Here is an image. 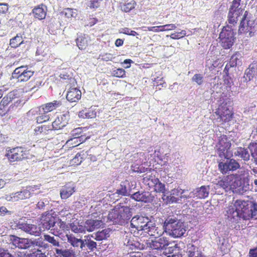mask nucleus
<instances>
[{"mask_svg": "<svg viewBox=\"0 0 257 257\" xmlns=\"http://www.w3.org/2000/svg\"><path fill=\"white\" fill-rule=\"evenodd\" d=\"M216 146L219 157L227 158L228 152L231 146V141L228 137L226 135H221L218 137Z\"/></svg>", "mask_w": 257, "mask_h": 257, "instance_id": "9d476101", "label": "nucleus"}, {"mask_svg": "<svg viewBox=\"0 0 257 257\" xmlns=\"http://www.w3.org/2000/svg\"><path fill=\"white\" fill-rule=\"evenodd\" d=\"M29 257H47L45 253H43L41 250L37 249L30 254Z\"/></svg>", "mask_w": 257, "mask_h": 257, "instance_id": "774afa93", "label": "nucleus"}, {"mask_svg": "<svg viewBox=\"0 0 257 257\" xmlns=\"http://www.w3.org/2000/svg\"><path fill=\"white\" fill-rule=\"evenodd\" d=\"M86 153L84 151L77 153L74 157L70 161V165L72 166H78L86 158Z\"/></svg>", "mask_w": 257, "mask_h": 257, "instance_id": "c756f323", "label": "nucleus"}, {"mask_svg": "<svg viewBox=\"0 0 257 257\" xmlns=\"http://www.w3.org/2000/svg\"><path fill=\"white\" fill-rule=\"evenodd\" d=\"M157 172L154 171L151 174H146L143 179V182L149 188H153L159 181L156 176Z\"/></svg>", "mask_w": 257, "mask_h": 257, "instance_id": "5701e85b", "label": "nucleus"}, {"mask_svg": "<svg viewBox=\"0 0 257 257\" xmlns=\"http://www.w3.org/2000/svg\"><path fill=\"white\" fill-rule=\"evenodd\" d=\"M186 35L185 30H182L179 32H175L170 35V38L172 39H179L184 37Z\"/></svg>", "mask_w": 257, "mask_h": 257, "instance_id": "4d7b16f0", "label": "nucleus"}, {"mask_svg": "<svg viewBox=\"0 0 257 257\" xmlns=\"http://www.w3.org/2000/svg\"><path fill=\"white\" fill-rule=\"evenodd\" d=\"M80 144V140H78V137H73L67 140L63 147H65L66 148H73L77 146Z\"/></svg>", "mask_w": 257, "mask_h": 257, "instance_id": "49530a36", "label": "nucleus"}, {"mask_svg": "<svg viewBox=\"0 0 257 257\" xmlns=\"http://www.w3.org/2000/svg\"><path fill=\"white\" fill-rule=\"evenodd\" d=\"M78 116L81 118H93L96 116V112L92 108H84L78 112Z\"/></svg>", "mask_w": 257, "mask_h": 257, "instance_id": "c85d7f7f", "label": "nucleus"}, {"mask_svg": "<svg viewBox=\"0 0 257 257\" xmlns=\"http://www.w3.org/2000/svg\"><path fill=\"white\" fill-rule=\"evenodd\" d=\"M68 242L74 247H78L79 245L82 248L84 242L81 239L76 238L72 234H66Z\"/></svg>", "mask_w": 257, "mask_h": 257, "instance_id": "58836bf2", "label": "nucleus"}, {"mask_svg": "<svg viewBox=\"0 0 257 257\" xmlns=\"http://www.w3.org/2000/svg\"><path fill=\"white\" fill-rule=\"evenodd\" d=\"M17 193H13L9 194H6L4 196V198L7 201L10 202H16L18 201Z\"/></svg>", "mask_w": 257, "mask_h": 257, "instance_id": "bf43d9fd", "label": "nucleus"}, {"mask_svg": "<svg viewBox=\"0 0 257 257\" xmlns=\"http://www.w3.org/2000/svg\"><path fill=\"white\" fill-rule=\"evenodd\" d=\"M248 13L247 11H245L243 14V17L240 23L238 29V32L240 33L249 32V34H251V33L253 32L254 28L253 29H252L251 28H248V25L247 26V28L245 29L244 21L246 20L248 16Z\"/></svg>", "mask_w": 257, "mask_h": 257, "instance_id": "f704fd0d", "label": "nucleus"}, {"mask_svg": "<svg viewBox=\"0 0 257 257\" xmlns=\"http://www.w3.org/2000/svg\"><path fill=\"white\" fill-rule=\"evenodd\" d=\"M5 156L10 162L21 161L31 158L30 150L22 147H17L7 150Z\"/></svg>", "mask_w": 257, "mask_h": 257, "instance_id": "f03ea898", "label": "nucleus"}, {"mask_svg": "<svg viewBox=\"0 0 257 257\" xmlns=\"http://www.w3.org/2000/svg\"><path fill=\"white\" fill-rule=\"evenodd\" d=\"M240 181L237 175L230 174L224 176L216 183L217 188H221L228 191L236 189L240 186Z\"/></svg>", "mask_w": 257, "mask_h": 257, "instance_id": "20e7f679", "label": "nucleus"}, {"mask_svg": "<svg viewBox=\"0 0 257 257\" xmlns=\"http://www.w3.org/2000/svg\"><path fill=\"white\" fill-rule=\"evenodd\" d=\"M34 188L28 186L25 189L16 192L18 200H25L29 198L34 194Z\"/></svg>", "mask_w": 257, "mask_h": 257, "instance_id": "cd10ccee", "label": "nucleus"}, {"mask_svg": "<svg viewBox=\"0 0 257 257\" xmlns=\"http://www.w3.org/2000/svg\"><path fill=\"white\" fill-rule=\"evenodd\" d=\"M47 10V7L44 5L41 4L33 9L32 13L35 18L42 20L45 18Z\"/></svg>", "mask_w": 257, "mask_h": 257, "instance_id": "412c9836", "label": "nucleus"}, {"mask_svg": "<svg viewBox=\"0 0 257 257\" xmlns=\"http://www.w3.org/2000/svg\"><path fill=\"white\" fill-rule=\"evenodd\" d=\"M169 244L168 240L166 237H155V240H152L147 243L148 247L153 249H163Z\"/></svg>", "mask_w": 257, "mask_h": 257, "instance_id": "dca6fc26", "label": "nucleus"}, {"mask_svg": "<svg viewBox=\"0 0 257 257\" xmlns=\"http://www.w3.org/2000/svg\"><path fill=\"white\" fill-rule=\"evenodd\" d=\"M251 156L255 159L257 160V144H253L249 146Z\"/></svg>", "mask_w": 257, "mask_h": 257, "instance_id": "e2e57ef3", "label": "nucleus"}, {"mask_svg": "<svg viewBox=\"0 0 257 257\" xmlns=\"http://www.w3.org/2000/svg\"><path fill=\"white\" fill-rule=\"evenodd\" d=\"M23 43L24 40L22 35L18 34L15 37L10 39L9 45L11 48H17L23 44Z\"/></svg>", "mask_w": 257, "mask_h": 257, "instance_id": "4c0bfd02", "label": "nucleus"}, {"mask_svg": "<svg viewBox=\"0 0 257 257\" xmlns=\"http://www.w3.org/2000/svg\"><path fill=\"white\" fill-rule=\"evenodd\" d=\"M74 187L70 183L63 186L60 191V196L62 199H66L70 197L75 192Z\"/></svg>", "mask_w": 257, "mask_h": 257, "instance_id": "bb28decb", "label": "nucleus"}, {"mask_svg": "<svg viewBox=\"0 0 257 257\" xmlns=\"http://www.w3.org/2000/svg\"><path fill=\"white\" fill-rule=\"evenodd\" d=\"M245 74L248 77L249 80H250L254 74L257 75V64L253 63L250 65L248 69L246 70Z\"/></svg>", "mask_w": 257, "mask_h": 257, "instance_id": "c03bdc74", "label": "nucleus"}, {"mask_svg": "<svg viewBox=\"0 0 257 257\" xmlns=\"http://www.w3.org/2000/svg\"><path fill=\"white\" fill-rule=\"evenodd\" d=\"M131 208L127 206H115L108 215V218L116 224L122 225L131 219Z\"/></svg>", "mask_w": 257, "mask_h": 257, "instance_id": "f257e3e1", "label": "nucleus"}, {"mask_svg": "<svg viewBox=\"0 0 257 257\" xmlns=\"http://www.w3.org/2000/svg\"><path fill=\"white\" fill-rule=\"evenodd\" d=\"M57 257H76L75 251L71 248L62 249L56 248Z\"/></svg>", "mask_w": 257, "mask_h": 257, "instance_id": "e433bc0d", "label": "nucleus"}, {"mask_svg": "<svg viewBox=\"0 0 257 257\" xmlns=\"http://www.w3.org/2000/svg\"><path fill=\"white\" fill-rule=\"evenodd\" d=\"M147 30L149 31H153L154 32H160L165 31V29H163V25L159 26L148 27L147 28Z\"/></svg>", "mask_w": 257, "mask_h": 257, "instance_id": "69168bd1", "label": "nucleus"}, {"mask_svg": "<svg viewBox=\"0 0 257 257\" xmlns=\"http://www.w3.org/2000/svg\"><path fill=\"white\" fill-rule=\"evenodd\" d=\"M234 155L235 156H238L245 161L248 160L250 157L247 149L242 147H238L234 153Z\"/></svg>", "mask_w": 257, "mask_h": 257, "instance_id": "ea45409f", "label": "nucleus"}, {"mask_svg": "<svg viewBox=\"0 0 257 257\" xmlns=\"http://www.w3.org/2000/svg\"><path fill=\"white\" fill-rule=\"evenodd\" d=\"M69 118L68 113L62 114L58 115L52 123L53 130H59L65 127L67 124Z\"/></svg>", "mask_w": 257, "mask_h": 257, "instance_id": "2eb2a0df", "label": "nucleus"}, {"mask_svg": "<svg viewBox=\"0 0 257 257\" xmlns=\"http://www.w3.org/2000/svg\"><path fill=\"white\" fill-rule=\"evenodd\" d=\"M59 76L61 81L64 83H68L69 81H71L73 79V78L67 73H61Z\"/></svg>", "mask_w": 257, "mask_h": 257, "instance_id": "0e129e2a", "label": "nucleus"}, {"mask_svg": "<svg viewBox=\"0 0 257 257\" xmlns=\"http://www.w3.org/2000/svg\"><path fill=\"white\" fill-rule=\"evenodd\" d=\"M24 229L26 232L29 233L31 234H33L34 232H36L37 227L35 225L25 224L23 226Z\"/></svg>", "mask_w": 257, "mask_h": 257, "instance_id": "5fc2aeb1", "label": "nucleus"}, {"mask_svg": "<svg viewBox=\"0 0 257 257\" xmlns=\"http://www.w3.org/2000/svg\"><path fill=\"white\" fill-rule=\"evenodd\" d=\"M11 243L16 247L21 249H27L35 246H42V242L35 240H32L28 238H23L15 235L10 237Z\"/></svg>", "mask_w": 257, "mask_h": 257, "instance_id": "6e6552de", "label": "nucleus"}, {"mask_svg": "<svg viewBox=\"0 0 257 257\" xmlns=\"http://www.w3.org/2000/svg\"><path fill=\"white\" fill-rule=\"evenodd\" d=\"M20 95L19 91L17 90H13L9 92L5 95L2 100L3 103H6L8 105L14 101V103L12 104L10 106V109H13L21 106L22 105V101L19 98Z\"/></svg>", "mask_w": 257, "mask_h": 257, "instance_id": "f8f14e48", "label": "nucleus"}, {"mask_svg": "<svg viewBox=\"0 0 257 257\" xmlns=\"http://www.w3.org/2000/svg\"><path fill=\"white\" fill-rule=\"evenodd\" d=\"M136 6V3L134 0H126L121 6V9L122 11L128 13L134 9Z\"/></svg>", "mask_w": 257, "mask_h": 257, "instance_id": "79ce46f5", "label": "nucleus"}, {"mask_svg": "<svg viewBox=\"0 0 257 257\" xmlns=\"http://www.w3.org/2000/svg\"><path fill=\"white\" fill-rule=\"evenodd\" d=\"M90 37L86 34H80L75 40L77 46L81 50H85L90 41Z\"/></svg>", "mask_w": 257, "mask_h": 257, "instance_id": "6ab92c4d", "label": "nucleus"}, {"mask_svg": "<svg viewBox=\"0 0 257 257\" xmlns=\"http://www.w3.org/2000/svg\"><path fill=\"white\" fill-rule=\"evenodd\" d=\"M215 113L218 116L217 119H219L222 124L230 121L234 115L233 111L229 108L226 103L221 104L216 109Z\"/></svg>", "mask_w": 257, "mask_h": 257, "instance_id": "9b49d317", "label": "nucleus"}, {"mask_svg": "<svg viewBox=\"0 0 257 257\" xmlns=\"http://www.w3.org/2000/svg\"><path fill=\"white\" fill-rule=\"evenodd\" d=\"M193 81L195 82L198 85H201L203 82V77L201 74H195L192 77Z\"/></svg>", "mask_w": 257, "mask_h": 257, "instance_id": "052dcab7", "label": "nucleus"}, {"mask_svg": "<svg viewBox=\"0 0 257 257\" xmlns=\"http://www.w3.org/2000/svg\"><path fill=\"white\" fill-rule=\"evenodd\" d=\"M241 0H233L229 9L227 21L229 24L234 25L237 24L238 18L242 15L243 9L240 7Z\"/></svg>", "mask_w": 257, "mask_h": 257, "instance_id": "423d86ee", "label": "nucleus"}, {"mask_svg": "<svg viewBox=\"0 0 257 257\" xmlns=\"http://www.w3.org/2000/svg\"><path fill=\"white\" fill-rule=\"evenodd\" d=\"M239 167V164L233 159H231L225 163L220 162L218 164L219 169L223 174H226L230 171H235Z\"/></svg>", "mask_w": 257, "mask_h": 257, "instance_id": "4468645a", "label": "nucleus"}, {"mask_svg": "<svg viewBox=\"0 0 257 257\" xmlns=\"http://www.w3.org/2000/svg\"><path fill=\"white\" fill-rule=\"evenodd\" d=\"M219 38L221 45L224 49L231 47L234 41V34L231 28L224 27L219 34Z\"/></svg>", "mask_w": 257, "mask_h": 257, "instance_id": "0eeeda50", "label": "nucleus"}, {"mask_svg": "<svg viewBox=\"0 0 257 257\" xmlns=\"http://www.w3.org/2000/svg\"><path fill=\"white\" fill-rule=\"evenodd\" d=\"M56 217L53 216L52 214L46 212L41 217L40 224L44 228L49 230L56 223Z\"/></svg>", "mask_w": 257, "mask_h": 257, "instance_id": "f3484780", "label": "nucleus"}, {"mask_svg": "<svg viewBox=\"0 0 257 257\" xmlns=\"http://www.w3.org/2000/svg\"><path fill=\"white\" fill-rule=\"evenodd\" d=\"M110 230L108 228L104 229L100 231H97L95 234V239L97 241H101L107 239L109 236Z\"/></svg>", "mask_w": 257, "mask_h": 257, "instance_id": "a19ab883", "label": "nucleus"}, {"mask_svg": "<svg viewBox=\"0 0 257 257\" xmlns=\"http://www.w3.org/2000/svg\"><path fill=\"white\" fill-rule=\"evenodd\" d=\"M69 230V224L59 219L51 229V232L56 236L63 238L65 235L66 236L67 232Z\"/></svg>", "mask_w": 257, "mask_h": 257, "instance_id": "ddd939ff", "label": "nucleus"}, {"mask_svg": "<svg viewBox=\"0 0 257 257\" xmlns=\"http://www.w3.org/2000/svg\"><path fill=\"white\" fill-rule=\"evenodd\" d=\"M69 226L71 230L76 233H84L86 231L85 225L83 226L79 224H76L74 223H71L69 224Z\"/></svg>", "mask_w": 257, "mask_h": 257, "instance_id": "a18cd8bd", "label": "nucleus"}, {"mask_svg": "<svg viewBox=\"0 0 257 257\" xmlns=\"http://www.w3.org/2000/svg\"><path fill=\"white\" fill-rule=\"evenodd\" d=\"M61 105L62 103L60 101L54 100L52 102L42 104L39 107H40V109H43V111L48 113L49 112L53 111L56 108L59 107Z\"/></svg>", "mask_w": 257, "mask_h": 257, "instance_id": "a878e982", "label": "nucleus"}, {"mask_svg": "<svg viewBox=\"0 0 257 257\" xmlns=\"http://www.w3.org/2000/svg\"><path fill=\"white\" fill-rule=\"evenodd\" d=\"M116 193L122 196H129L130 193L127 192L126 187L125 185H120V188L116 190Z\"/></svg>", "mask_w": 257, "mask_h": 257, "instance_id": "680f3d73", "label": "nucleus"}, {"mask_svg": "<svg viewBox=\"0 0 257 257\" xmlns=\"http://www.w3.org/2000/svg\"><path fill=\"white\" fill-rule=\"evenodd\" d=\"M81 97V91L77 88H70L66 95V99L71 102H76Z\"/></svg>", "mask_w": 257, "mask_h": 257, "instance_id": "aec40b11", "label": "nucleus"}, {"mask_svg": "<svg viewBox=\"0 0 257 257\" xmlns=\"http://www.w3.org/2000/svg\"><path fill=\"white\" fill-rule=\"evenodd\" d=\"M44 239L55 246H59L60 245L59 242L56 240L53 236H51L50 235L45 234L44 235Z\"/></svg>", "mask_w": 257, "mask_h": 257, "instance_id": "3c124183", "label": "nucleus"}, {"mask_svg": "<svg viewBox=\"0 0 257 257\" xmlns=\"http://www.w3.org/2000/svg\"><path fill=\"white\" fill-rule=\"evenodd\" d=\"M112 74L113 76L118 78H123L125 76V71L122 68H118L113 70Z\"/></svg>", "mask_w": 257, "mask_h": 257, "instance_id": "6e6d98bb", "label": "nucleus"}, {"mask_svg": "<svg viewBox=\"0 0 257 257\" xmlns=\"http://www.w3.org/2000/svg\"><path fill=\"white\" fill-rule=\"evenodd\" d=\"M236 201L239 203L238 205L241 206L239 207V211L241 218L244 219H248L252 217V210L249 208L247 202L241 200Z\"/></svg>", "mask_w": 257, "mask_h": 257, "instance_id": "a211bd4d", "label": "nucleus"}, {"mask_svg": "<svg viewBox=\"0 0 257 257\" xmlns=\"http://www.w3.org/2000/svg\"><path fill=\"white\" fill-rule=\"evenodd\" d=\"M103 224V222L100 220H87L85 222L86 231H92L95 229L100 227Z\"/></svg>", "mask_w": 257, "mask_h": 257, "instance_id": "393cba45", "label": "nucleus"}, {"mask_svg": "<svg viewBox=\"0 0 257 257\" xmlns=\"http://www.w3.org/2000/svg\"><path fill=\"white\" fill-rule=\"evenodd\" d=\"M153 82L154 86H156V88L159 90H161L163 87L167 86L166 83L162 76H158L155 78L153 80Z\"/></svg>", "mask_w": 257, "mask_h": 257, "instance_id": "37998d69", "label": "nucleus"}, {"mask_svg": "<svg viewBox=\"0 0 257 257\" xmlns=\"http://www.w3.org/2000/svg\"><path fill=\"white\" fill-rule=\"evenodd\" d=\"M224 84L226 85V88L230 89L233 85V81L229 75H224L223 76Z\"/></svg>", "mask_w": 257, "mask_h": 257, "instance_id": "603ef678", "label": "nucleus"}, {"mask_svg": "<svg viewBox=\"0 0 257 257\" xmlns=\"http://www.w3.org/2000/svg\"><path fill=\"white\" fill-rule=\"evenodd\" d=\"M34 71L28 68L27 65H23L16 68L12 73V77L18 82H27L34 75Z\"/></svg>", "mask_w": 257, "mask_h": 257, "instance_id": "1a4fd4ad", "label": "nucleus"}, {"mask_svg": "<svg viewBox=\"0 0 257 257\" xmlns=\"http://www.w3.org/2000/svg\"><path fill=\"white\" fill-rule=\"evenodd\" d=\"M153 188H154V191L158 193H164L165 190V184L161 183L159 180L158 182Z\"/></svg>", "mask_w": 257, "mask_h": 257, "instance_id": "864d4df0", "label": "nucleus"}, {"mask_svg": "<svg viewBox=\"0 0 257 257\" xmlns=\"http://www.w3.org/2000/svg\"><path fill=\"white\" fill-rule=\"evenodd\" d=\"M150 196L149 192L138 191L132 195L131 198L137 201L148 202L150 200Z\"/></svg>", "mask_w": 257, "mask_h": 257, "instance_id": "7c9ffc66", "label": "nucleus"}, {"mask_svg": "<svg viewBox=\"0 0 257 257\" xmlns=\"http://www.w3.org/2000/svg\"><path fill=\"white\" fill-rule=\"evenodd\" d=\"M239 203L235 201L233 206H230L227 210V215L228 218L237 220L238 218H241L239 207L240 205H238Z\"/></svg>", "mask_w": 257, "mask_h": 257, "instance_id": "4be33fe9", "label": "nucleus"}, {"mask_svg": "<svg viewBox=\"0 0 257 257\" xmlns=\"http://www.w3.org/2000/svg\"><path fill=\"white\" fill-rule=\"evenodd\" d=\"M163 232V231L162 230H159L158 227L154 225L150 221L148 226L144 229L142 235L146 236L148 234L149 236H153L155 237L159 236Z\"/></svg>", "mask_w": 257, "mask_h": 257, "instance_id": "b1692460", "label": "nucleus"}, {"mask_svg": "<svg viewBox=\"0 0 257 257\" xmlns=\"http://www.w3.org/2000/svg\"><path fill=\"white\" fill-rule=\"evenodd\" d=\"M188 254L189 257H203L202 254L198 252L197 248L193 245L189 248Z\"/></svg>", "mask_w": 257, "mask_h": 257, "instance_id": "8fccbe9b", "label": "nucleus"}, {"mask_svg": "<svg viewBox=\"0 0 257 257\" xmlns=\"http://www.w3.org/2000/svg\"><path fill=\"white\" fill-rule=\"evenodd\" d=\"M62 15H64L67 18L70 19L73 17H76L77 15V10L71 8H65L62 12Z\"/></svg>", "mask_w": 257, "mask_h": 257, "instance_id": "de8ad7c7", "label": "nucleus"}, {"mask_svg": "<svg viewBox=\"0 0 257 257\" xmlns=\"http://www.w3.org/2000/svg\"><path fill=\"white\" fill-rule=\"evenodd\" d=\"M43 78L42 77H36L31 80L29 83L28 85L31 91H34L38 90L43 83Z\"/></svg>", "mask_w": 257, "mask_h": 257, "instance_id": "473e14b6", "label": "nucleus"}, {"mask_svg": "<svg viewBox=\"0 0 257 257\" xmlns=\"http://www.w3.org/2000/svg\"><path fill=\"white\" fill-rule=\"evenodd\" d=\"M164 227L169 231L170 235L174 237H180L186 232L184 224L178 220L170 219L165 220L164 223Z\"/></svg>", "mask_w": 257, "mask_h": 257, "instance_id": "7ed1b4c3", "label": "nucleus"}, {"mask_svg": "<svg viewBox=\"0 0 257 257\" xmlns=\"http://www.w3.org/2000/svg\"><path fill=\"white\" fill-rule=\"evenodd\" d=\"M38 110L36 111L38 116L36 117V122L37 123H41L49 120L50 119V115L46 112L43 111L40 107L38 108Z\"/></svg>", "mask_w": 257, "mask_h": 257, "instance_id": "c9c22d12", "label": "nucleus"}, {"mask_svg": "<svg viewBox=\"0 0 257 257\" xmlns=\"http://www.w3.org/2000/svg\"><path fill=\"white\" fill-rule=\"evenodd\" d=\"M209 186H202L201 187L196 189L194 195L198 198L204 199L208 197L209 195Z\"/></svg>", "mask_w": 257, "mask_h": 257, "instance_id": "2f4dec72", "label": "nucleus"}, {"mask_svg": "<svg viewBox=\"0 0 257 257\" xmlns=\"http://www.w3.org/2000/svg\"><path fill=\"white\" fill-rule=\"evenodd\" d=\"M59 214L61 217H67L68 216H71V214L69 212V207H66L62 209Z\"/></svg>", "mask_w": 257, "mask_h": 257, "instance_id": "338daca9", "label": "nucleus"}, {"mask_svg": "<svg viewBox=\"0 0 257 257\" xmlns=\"http://www.w3.org/2000/svg\"><path fill=\"white\" fill-rule=\"evenodd\" d=\"M148 218L143 216H134L131 221V232L134 236H138L143 234L150 221Z\"/></svg>", "mask_w": 257, "mask_h": 257, "instance_id": "39448f33", "label": "nucleus"}, {"mask_svg": "<svg viewBox=\"0 0 257 257\" xmlns=\"http://www.w3.org/2000/svg\"><path fill=\"white\" fill-rule=\"evenodd\" d=\"M8 104L6 103H3V101L1 100L0 102V116H3L5 115L10 110V107L7 108Z\"/></svg>", "mask_w": 257, "mask_h": 257, "instance_id": "13d9d810", "label": "nucleus"}, {"mask_svg": "<svg viewBox=\"0 0 257 257\" xmlns=\"http://www.w3.org/2000/svg\"><path fill=\"white\" fill-rule=\"evenodd\" d=\"M53 130L51 125L43 124L36 127L34 129V133L36 135H45Z\"/></svg>", "mask_w": 257, "mask_h": 257, "instance_id": "72a5a7b5", "label": "nucleus"}, {"mask_svg": "<svg viewBox=\"0 0 257 257\" xmlns=\"http://www.w3.org/2000/svg\"><path fill=\"white\" fill-rule=\"evenodd\" d=\"M103 0H88L87 6L90 9L95 11L100 8Z\"/></svg>", "mask_w": 257, "mask_h": 257, "instance_id": "09e8293b", "label": "nucleus"}]
</instances>
